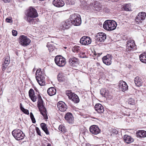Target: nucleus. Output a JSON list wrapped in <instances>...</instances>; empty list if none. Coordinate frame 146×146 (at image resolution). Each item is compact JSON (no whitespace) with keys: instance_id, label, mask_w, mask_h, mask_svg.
Returning a JSON list of instances; mask_svg holds the SVG:
<instances>
[{"instance_id":"1","label":"nucleus","mask_w":146,"mask_h":146,"mask_svg":"<svg viewBox=\"0 0 146 146\" xmlns=\"http://www.w3.org/2000/svg\"><path fill=\"white\" fill-rule=\"evenodd\" d=\"M26 16L24 19L29 23L32 22L33 18L38 17V14L36 10L31 7H30L25 12Z\"/></svg>"},{"instance_id":"28","label":"nucleus","mask_w":146,"mask_h":146,"mask_svg":"<svg viewBox=\"0 0 146 146\" xmlns=\"http://www.w3.org/2000/svg\"><path fill=\"white\" fill-rule=\"evenodd\" d=\"M137 136L139 137H146V131L144 130L139 131L136 133Z\"/></svg>"},{"instance_id":"2","label":"nucleus","mask_w":146,"mask_h":146,"mask_svg":"<svg viewBox=\"0 0 146 146\" xmlns=\"http://www.w3.org/2000/svg\"><path fill=\"white\" fill-rule=\"evenodd\" d=\"M38 107L41 114L43 116L44 119H47L48 117L46 114V110L43 105V101L40 95H38Z\"/></svg>"},{"instance_id":"21","label":"nucleus","mask_w":146,"mask_h":146,"mask_svg":"<svg viewBox=\"0 0 146 146\" xmlns=\"http://www.w3.org/2000/svg\"><path fill=\"white\" fill-rule=\"evenodd\" d=\"M119 86L121 90L124 92L128 89V86L126 83L124 81H120L119 82Z\"/></svg>"},{"instance_id":"30","label":"nucleus","mask_w":146,"mask_h":146,"mask_svg":"<svg viewBox=\"0 0 146 146\" xmlns=\"http://www.w3.org/2000/svg\"><path fill=\"white\" fill-rule=\"evenodd\" d=\"M139 59L142 62L146 63V52L143 53L140 55Z\"/></svg>"},{"instance_id":"29","label":"nucleus","mask_w":146,"mask_h":146,"mask_svg":"<svg viewBox=\"0 0 146 146\" xmlns=\"http://www.w3.org/2000/svg\"><path fill=\"white\" fill-rule=\"evenodd\" d=\"M42 129L45 132L46 135H49V132L48 130L46 125L44 123H42L40 124Z\"/></svg>"},{"instance_id":"46","label":"nucleus","mask_w":146,"mask_h":146,"mask_svg":"<svg viewBox=\"0 0 146 146\" xmlns=\"http://www.w3.org/2000/svg\"><path fill=\"white\" fill-rule=\"evenodd\" d=\"M6 21L8 23H11L12 22L11 18H7L6 19Z\"/></svg>"},{"instance_id":"39","label":"nucleus","mask_w":146,"mask_h":146,"mask_svg":"<svg viewBox=\"0 0 146 146\" xmlns=\"http://www.w3.org/2000/svg\"><path fill=\"white\" fill-rule=\"evenodd\" d=\"M30 98H31V100L34 102L36 101L37 97L35 95V94H34V95L30 97Z\"/></svg>"},{"instance_id":"53","label":"nucleus","mask_w":146,"mask_h":146,"mask_svg":"<svg viewBox=\"0 0 146 146\" xmlns=\"http://www.w3.org/2000/svg\"><path fill=\"white\" fill-rule=\"evenodd\" d=\"M130 115V114H128V115H127V116H129Z\"/></svg>"},{"instance_id":"37","label":"nucleus","mask_w":146,"mask_h":146,"mask_svg":"<svg viewBox=\"0 0 146 146\" xmlns=\"http://www.w3.org/2000/svg\"><path fill=\"white\" fill-rule=\"evenodd\" d=\"M4 64L8 63L9 64L10 62V58L9 57L7 56L4 58Z\"/></svg>"},{"instance_id":"7","label":"nucleus","mask_w":146,"mask_h":146,"mask_svg":"<svg viewBox=\"0 0 146 146\" xmlns=\"http://www.w3.org/2000/svg\"><path fill=\"white\" fill-rule=\"evenodd\" d=\"M56 64L60 67H62L65 66L66 61V59L61 55L56 56L54 58Z\"/></svg>"},{"instance_id":"5","label":"nucleus","mask_w":146,"mask_h":146,"mask_svg":"<svg viewBox=\"0 0 146 146\" xmlns=\"http://www.w3.org/2000/svg\"><path fill=\"white\" fill-rule=\"evenodd\" d=\"M72 23L75 26H79L81 23V18L80 15L77 14H73L70 15L69 19Z\"/></svg>"},{"instance_id":"18","label":"nucleus","mask_w":146,"mask_h":146,"mask_svg":"<svg viewBox=\"0 0 146 146\" xmlns=\"http://www.w3.org/2000/svg\"><path fill=\"white\" fill-rule=\"evenodd\" d=\"M78 60L75 57H73L69 59V63L70 66H75L78 64Z\"/></svg>"},{"instance_id":"4","label":"nucleus","mask_w":146,"mask_h":146,"mask_svg":"<svg viewBox=\"0 0 146 146\" xmlns=\"http://www.w3.org/2000/svg\"><path fill=\"white\" fill-rule=\"evenodd\" d=\"M103 26L104 29L108 31H112L116 29L117 24L114 21L108 20L104 22Z\"/></svg>"},{"instance_id":"16","label":"nucleus","mask_w":146,"mask_h":146,"mask_svg":"<svg viewBox=\"0 0 146 146\" xmlns=\"http://www.w3.org/2000/svg\"><path fill=\"white\" fill-rule=\"evenodd\" d=\"M90 131L92 134L97 135L100 132V130L96 125H93L90 127Z\"/></svg>"},{"instance_id":"26","label":"nucleus","mask_w":146,"mask_h":146,"mask_svg":"<svg viewBox=\"0 0 146 146\" xmlns=\"http://www.w3.org/2000/svg\"><path fill=\"white\" fill-rule=\"evenodd\" d=\"M72 25V23L69 19L66 20L65 22H64L62 25L63 28L66 29H68Z\"/></svg>"},{"instance_id":"47","label":"nucleus","mask_w":146,"mask_h":146,"mask_svg":"<svg viewBox=\"0 0 146 146\" xmlns=\"http://www.w3.org/2000/svg\"><path fill=\"white\" fill-rule=\"evenodd\" d=\"M3 93V91H2V88L0 87V96Z\"/></svg>"},{"instance_id":"41","label":"nucleus","mask_w":146,"mask_h":146,"mask_svg":"<svg viewBox=\"0 0 146 146\" xmlns=\"http://www.w3.org/2000/svg\"><path fill=\"white\" fill-rule=\"evenodd\" d=\"M8 65L9 64H8L7 63H6V64L4 63L2 64V70L3 71H4L6 70L7 67Z\"/></svg>"},{"instance_id":"19","label":"nucleus","mask_w":146,"mask_h":146,"mask_svg":"<svg viewBox=\"0 0 146 146\" xmlns=\"http://www.w3.org/2000/svg\"><path fill=\"white\" fill-rule=\"evenodd\" d=\"M94 109L97 113L100 114L103 113L104 111L103 106L100 104H96L95 106Z\"/></svg>"},{"instance_id":"34","label":"nucleus","mask_w":146,"mask_h":146,"mask_svg":"<svg viewBox=\"0 0 146 146\" xmlns=\"http://www.w3.org/2000/svg\"><path fill=\"white\" fill-rule=\"evenodd\" d=\"M20 107L21 110L25 113L28 115L29 114V112L28 110L25 109L21 103L20 104Z\"/></svg>"},{"instance_id":"52","label":"nucleus","mask_w":146,"mask_h":146,"mask_svg":"<svg viewBox=\"0 0 146 146\" xmlns=\"http://www.w3.org/2000/svg\"><path fill=\"white\" fill-rule=\"evenodd\" d=\"M69 3L71 5H73L74 4V2H72L71 3Z\"/></svg>"},{"instance_id":"40","label":"nucleus","mask_w":146,"mask_h":146,"mask_svg":"<svg viewBox=\"0 0 146 146\" xmlns=\"http://www.w3.org/2000/svg\"><path fill=\"white\" fill-rule=\"evenodd\" d=\"M30 117L32 120V122L33 123H35L36 122V121L35 119V118L33 115L32 112H31L30 113Z\"/></svg>"},{"instance_id":"8","label":"nucleus","mask_w":146,"mask_h":146,"mask_svg":"<svg viewBox=\"0 0 146 146\" xmlns=\"http://www.w3.org/2000/svg\"><path fill=\"white\" fill-rule=\"evenodd\" d=\"M137 49L134 41L131 39L128 40L127 42L126 50L129 52H131Z\"/></svg>"},{"instance_id":"15","label":"nucleus","mask_w":146,"mask_h":146,"mask_svg":"<svg viewBox=\"0 0 146 146\" xmlns=\"http://www.w3.org/2000/svg\"><path fill=\"white\" fill-rule=\"evenodd\" d=\"M57 107L59 110L64 112L67 109V106L66 104L62 101H60L57 104Z\"/></svg>"},{"instance_id":"11","label":"nucleus","mask_w":146,"mask_h":146,"mask_svg":"<svg viewBox=\"0 0 146 146\" xmlns=\"http://www.w3.org/2000/svg\"><path fill=\"white\" fill-rule=\"evenodd\" d=\"M146 17V14L144 12H140L136 17L135 20L137 24L142 23V21L145 19Z\"/></svg>"},{"instance_id":"12","label":"nucleus","mask_w":146,"mask_h":146,"mask_svg":"<svg viewBox=\"0 0 146 146\" xmlns=\"http://www.w3.org/2000/svg\"><path fill=\"white\" fill-rule=\"evenodd\" d=\"M88 6L90 9H95L97 11H99L102 9L101 4L98 1L95 2L93 3H90Z\"/></svg>"},{"instance_id":"48","label":"nucleus","mask_w":146,"mask_h":146,"mask_svg":"<svg viewBox=\"0 0 146 146\" xmlns=\"http://www.w3.org/2000/svg\"><path fill=\"white\" fill-rule=\"evenodd\" d=\"M5 3H8L10 2V0H2Z\"/></svg>"},{"instance_id":"27","label":"nucleus","mask_w":146,"mask_h":146,"mask_svg":"<svg viewBox=\"0 0 146 146\" xmlns=\"http://www.w3.org/2000/svg\"><path fill=\"white\" fill-rule=\"evenodd\" d=\"M134 82L135 85L137 86H140L142 85L143 82L141 79L139 77L137 76L134 79Z\"/></svg>"},{"instance_id":"9","label":"nucleus","mask_w":146,"mask_h":146,"mask_svg":"<svg viewBox=\"0 0 146 146\" xmlns=\"http://www.w3.org/2000/svg\"><path fill=\"white\" fill-rule=\"evenodd\" d=\"M66 94L69 98L75 103H77L79 102V99L78 96L72 92L71 91H66Z\"/></svg>"},{"instance_id":"20","label":"nucleus","mask_w":146,"mask_h":146,"mask_svg":"<svg viewBox=\"0 0 146 146\" xmlns=\"http://www.w3.org/2000/svg\"><path fill=\"white\" fill-rule=\"evenodd\" d=\"M58 79L60 82H66L68 78L66 74L62 73H60L58 75Z\"/></svg>"},{"instance_id":"22","label":"nucleus","mask_w":146,"mask_h":146,"mask_svg":"<svg viewBox=\"0 0 146 146\" xmlns=\"http://www.w3.org/2000/svg\"><path fill=\"white\" fill-rule=\"evenodd\" d=\"M66 120L70 123H72L74 120V117L72 114L70 112L67 113L64 117Z\"/></svg>"},{"instance_id":"44","label":"nucleus","mask_w":146,"mask_h":146,"mask_svg":"<svg viewBox=\"0 0 146 146\" xmlns=\"http://www.w3.org/2000/svg\"><path fill=\"white\" fill-rule=\"evenodd\" d=\"M85 53L84 52H82L80 53L79 55V57L81 58H84L86 57V55H85Z\"/></svg>"},{"instance_id":"13","label":"nucleus","mask_w":146,"mask_h":146,"mask_svg":"<svg viewBox=\"0 0 146 146\" xmlns=\"http://www.w3.org/2000/svg\"><path fill=\"white\" fill-rule=\"evenodd\" d=\"M80 42L82 44L87 45L91 43L92 40L90 37L88 36H84L80 38Z\"/></svg>"},{"instance_id":"42","label":"nucleus","mask_w":146,"mask_h":146,"mask_svg":"<svg viewBox=\"0 0 146 146\" xmlns=\"http://www.w3.org/2000/svg\"><path fill=\"white\" fill-rule=\"evenodd\" d=\"M35 129L36 132L37 133V134L39 135L42 136V135H41V132L39 128L37 127H36Z\"/></svg>"},{"instance_id":"6","label":"nucleus","mask_w":146,"mask_h":146,"mask_svg":"<svg viewBox=\"0 0 146 146\" xmlns=\"http://www.w3.org/2000/svg\"><path fill=\"white\" fill-rule=\"evenodd\" d=\"M12 133L15 139L18 141L23 139L25 137L24 133L21 130L18 129L13 130Z\"/></svg>"},{"instance_id":"24","label":"nucleus","mask_w":146,"mask_h":146,"mask_svg":"<svg viewBox=\"0 0 146 146\" xmlns=\"http://www.w3.org/2000/svg\"><path fill=\"white\" fill-rule=\"evenodd\" d=\"M123 139L127 143H130L134 141L133 139L131 136L127 135H124Z\"/></svg>"},{"instance_id":"43","label":"nucleus","mask_w":146,"mask_h":146,"mask_svg":"<svg viewBox=\"0 0 146 146\" xmlns=\"http://www.w3.org/2000/svg\"><path fill=\"white\" fill-rule=\"evenodd\" d=\"M29 94L30 97L35 94V92L33 89H31L29 91Z\"/></svg>"},{"instance_id":"14","label":"nucleus","mask_w":146,"mask_h":146,"mask_svg":"<svg viewBox=\"0 0 146 146\" xmlns=\"http://www.w3.org/2000/svg\"><path fill=\"white\" fill-rule=\"evenodd\" d=\"M112 56L111 55L108 54L102 58L103 63L107 65H110L111 63V60Z\"/></svg>"},{"instance_id":"38","label":"nucleus","mask_w":146,"mask_h":146,"mask_svg":"<svg viewBox=\"0 0 146 146\" xmlns=\"http://www.w3.org/2000/svg\"><path fill=\"white\" fill-rule=\"evenodd\" d=\"M128 104L131 105H134L135 104L134 100L132 98H129L128 100Z\"/></svg>"},{"instance_id":"17","label":"nucleus","mask_w":146,"mask_h":146,"mask_svg":"<svg viewBox=\"0 0 146 146\" xmlns=\"http://www.w3.org/2000/svg\"><path fill=\"white\" fill-rule=\"evenodd\" d=\"M106 35L105 33H98L96 35V39L97 41L103 42L106 39Z\"/></svg>"},{"instance_id":"36","label":"nucleus","mask_w":146,"mask_h":146,"mask_svg":"<svg viewBox=\"0 0 146 146\" xmlns=\"http://www.w3.org/2000/svg\"><path fill=\"white\" fill-rule=\"evenodd\" d=\"M58 129L63 133L65 132L66 130L65 127L62 125H60L59 126Z\"/></svg>"},{"instance_id":"33","label":"nucleus","mask_w":146,"mask_h":146,"mask_svg":"<svg viewBox=\"0 0 146 146\" xmlns=\"http://www.w3.org/2000/svg\"><path fill=\"white\" fill-rule=\"evenodd\" d=\"M100 93L104 97H106L108 95V92L104 89H102L100 90Z\"/></svg>"},{"instance_id":"32","label":"nucleus","mask_w":146,"mask_h":146,"mask_svg":"<svg viewBox=\"0 0 146 146\" xmlns=\"http://www.w3.org/2000/svg\"><path fill=\"white\" fill-rule=\"evenodd\" d=\"M80 49V46H75L72 48V50L75 53H78L79 52Z\"/></svg>"},{"instance_id":"10","label":"nucleus","mask_w":146,"mask_h":146,"mask_svg":"<svg viewBox=\"0 0 146 146\" xmlns=\"http://www.w3.org/2000/svg\"><path fill=\"white\" fill-rule=\"evenodd\" d=\"M19 43L24 46H27L31 43V40L26 36L22 35L19 37Z\"/></svg>"},{"instance_id":"3","label":"nucleus","mask_w":146,"mask_h":146,"mask_svg":"<svg viewBox=\"0 0 146 146\" xmlns=\"http://www.w3.org/2000/svg\"><path fill=\"white\" fill-rule=\"evenodd\" d=\"M36 79L41 86H44L45 84V77L44 74L41 71L40 69H37L35 74Z\"/></svg>"},{"instance_id":"49","label":"nucleus","mask_w":146,"mask_h":146,"mask_svg":"<svg viewBox=\"0 0 146 146\" xmlns=\"http://www.w3.org/2000/svg\"><path fill=\"white\" fill-rule=\"evenodd\" d=\"M86 146H91V145L89 143H87L86 144Z\"/></svg>"},{"instance_id":"23","label":"nucleus","mask_w":146,"mask_h":146,"mask_svg":"<svg viewBox=\"0 0 146 146\" xmlns=\"http://www.w3.org/2000/svg\"><path fill=\"white\" fill-rule=\"evenodd\" d=\"M53 4L56 7H60L64 6L65 3L62 0H54L53 1Z\"/></svg>"},{"instance_id":"25","label":"nucleus","mask_w":146,"mask_h":146,"mask_svg":"<svg viewBox=\"0 0 146 146\" xmlns=\"http://www.w3.org/2000/svg\"><path fill=\"white\" fill-rule=\"evenodd\" d=\"M47 92L49 96H51L56 94V90L54 88L52 87L49 88L48 89Z\"/></svg>"},{"instance_id":"45","label":"nucleus","mask_w":146,"mask_h":146,"mask_svg":"<svg viewBox=\"0 0 146 146\" xmlns=\"http://www.w3.org/2000/svg\"><path fill=\"white\" fill-rule=\"evenodd\" d=\"M12 34L13 36H16L17 35V31L13 30L12 31Z\"/></svg>"},{"instance_id":"50","label":"nucleus","mask_w":146,"mask_h":146,"mask_svg":"<svg viewBox=\"0 0 146 146\" xmlns=\"http://www.w3.org/2000/svg\"><path fill=\"white\" fill-rule=\"evenodd\" d=\"M112 2L117 1H119V0H111Z\"/></svg>"},{"instance_id":"51","label":"nucleus","mask_w":146,"mask_h":146,"mask_svg":"<svg viewBox=\"0 0 146 146\" xmlns=\"http://www.w3.org/2000/svg\"><path fill=\"white\" fill-rule=\"evenodd\" d=\"M113 130L114 131V133H117V131L116 130Z\"/></svg>"},{"instance_id":"31","label":"nucleus","mask_w":146,"mask_h":146,"mask_svg":"<svg viewBox=\"0 0 146 146\" xmlns=\"http://www.w3.org/2000/svg\"><path fill=\"white\" fill-rule=\"evenodd\" d=\"M131 6L130 4H125L122 6V9L127 11H130L131 10Z\"/></svg>"},{"instance_id":"35","label":"nucleus","mask_w":146,"mask_h":146,"mask_svg":"<svg viewBox=\"0 0 146 146\" xmlns=\"http://www.w3.org/2000/svg\"><path fill=\"white\" fill-rule=\"evenodd\" d=\"M47 47L50 52H52L55 49V46L51 44H47Z\"/></svg>"}]
</instances>
